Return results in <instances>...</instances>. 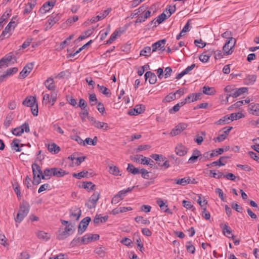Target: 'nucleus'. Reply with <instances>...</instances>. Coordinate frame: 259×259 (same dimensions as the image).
Returning a JSON list of instances; mask_svg holds the SVG:
<instances>
[{
	"label": "nucleus",
	"instance_id": "1",
	"mask_svg": "<svg viewBox=\"0 0 259 259\" xmlns=\"http://www.w3.org/2000/svg\"><path fill=\"white\" fill-rule=\"evenodd\" d=\"M30 206L28 202H23L20 205V208L17 216L14 218L15 221L17 223H21L24 218L27 216L29 211Z\"/></svg>",
	"mask_w": 259,
	"mask_h": 259
},
{
	"label": "nucleus",
	"instance_id": "2",
	"mask_svg": "<svg viewBox=\"0 0 259 259\" xmlns=\"http://www.w3.org/2000/svg\"><path fill=\"white\" fill-rule=\"evenodd\" d=\"M22 104L24 106L31 108L32 114L34 116L38 115V106L35 97L32 96L27 97L23 101Z\"/></svg>",
	"mask_w": 259,
	"mask_h": 259
},
{
	"label": "nucleus",
	"instance_id": "3",
	"mask_svg": "<svg viewBox=\"0 0 259 259\" xmlns=\"http://www.w3.org/2000/svg\"><path fill=\"white\" fill-rule=\"evenodd\" d=\"M32 169L33 175V184L35 185H37L40 183L44 173H42L40 166L37 164H32Z\"/></svg>",
	"mask_w": 259,
	"mask_h": 259
},
{
	"label": "nucleus",
	"instance_id": "4",
	"mask_svg": "<svg viewBox=\"0 0 259 259\" xmlns=\"http://www.w3.org/2000/svg\"><path fill=\"white\" fill-rule=\"evenodd\" d=\"M151 157L156 161V163L159 166L163 167L164 169H166L169 167V161L167 160L166 158L163 157V155L152 154Z\"/></svg>",
	"mask_w": 259,
	"mask_h": 259
},
{
	"label": "nucleus",
	"instance_id": "5",
	"mask_svg": "<svg viewBox=\"0 0 259 259\" xmlns=\"http://www.w3.org/2000/svg\"><path fill=\"white\" fill-rule=\"evenodd\" d=\"M236 42V40L233 37L230 38L223 47V50L224 55H228L232 53V49L234 47Z\"/></svg>",
	"mask_w": 259,
	"mask_h": 259
},
{
	"label": "nucleus",
	"instance_id": "6",
	"mask_svg": "<svg viewBox=\"0 0 259 259\" xmlns=\"http://www.w3.org/2000/svg\"><path fill=\"white\" fill-rule=\"evenodd\" d=\"M24 132L26 133L30 132L29 124L27 122H25L22 125L13 130L12 134L16 136H20Z\"/></svg>",
	"mask_w": 259,
	"mask_h": 259
},
{
	"label": "nucleus",
	"instance_id": "7",
	"mask_svg": "<svg viewBox=\"0 0 259 259\" xmlns=\"http://www.w3.org/2000/svg\"><path fill=\"white\" fill-rule=\"evenodd\" d=\"M100 198L99 193H95L85 203V206L90 209L96 207L97 203Z\"/></svg>",
	"mask_w": 259,
	"mask_h": 259
},
{
	"label": "nucleus",
	"instance_id": "8",
	"mask_svg": "<svg viewBox=\"0 0 259 259\" xmlns=\"http://www.w3.org/2000/svg\"><path fill=\"white\" fill-rule=\"evenodd\" d=\"M91 221V218L89 217H87L81 221L78 227V235L82 234L86 230Z\"/></svg>",
	"mask_w": 259,
	"mask_h": 259
},
{
	"label": "nucleus",
	"instance_id": "9",
	"mask_svg": "<svg viewBox=\"0 0 259 259\" xmlns=\"http://www.w3.org/2000/svg\"><path fill=\"white\" fill-rule=\"evenodd\" d=\"M100 236L99 234H87L82 237V241L83 244H87L92 241L98 240Z\"/></svg>",
	"mask_w": 259,
	"mask_h": 259
},
{
	"label": "nucleus",
	"instance_id": "10",
	"mask_svg": "<svg viewBox=\"0 0 259 259\" xmlns=\"http://www.w3.org/2000/svg\"><path fill=\"white\" fill-rule=\"evenodd\" d=\"M188 125L185 123H180L178 124L172 131L170 134L171 136H175L180 134L182 131L185 130Z\"/></svg>",
	"mask_w": 259,
	"mask_h": 259
},
{
	"label": "nucleus",
	"instance_id": "11",
	"mask_svg": "<svg viewBox=\"0 0 259 259\" xmlns=\"http://www.w3.org/2000/svg\"><path fill=\"white\" fill-rule=\"evenodd\" d=\"M247 91V88H241L239 89H234V91L232 93L228 94L226 97V100L228 101V99L230 97H232L233 98H237V97L240 96L243 93H244Z\"/></svg>",
	"mask_w": 259,
	"mask_h": 259
},
{
	"label": "nucleus",
	"instance_id": "12",
	"mask_svg": "<svg viewBox=\"0 0 259 259\" xmlns=\"http://www.w3.org/2000/svg\"><path fill=\"white\" fill-rule=\"evenodd\" d=\"M13 59L14 60L13 62H16L17 58L13 55V53H10L4 57L2 58L0 60V69L2 66H4L5 64L11 61Z\"/></svg>",
	"mask_w": 259,
	"mask_h": 259
},
{
	"label": "nucleus",
	"instance_id": "13",
	"mask_svg": "<svg viewBox=\"0 0 259 259\" xmlns=\"http://www.w3.org/2000/svg\"><path fill=\"white\" fill-rule=\"evenodd\" d=\"M188 150V148L181 143L178 144L175 148L176 154L180 156H185L187 153Z\"/></svg>",
	"mask_w": 259,
	"mask_h": 259
},
{
	"label": "nucleus",
	"instance_id": "14",
	"mask_svg": "<svg viewBox=\"0 0 259 259\" xmlns=\"http://www.w3.org/2000/svg\"><path fill=\"white\" fill-rule=\"evenodd\" d=\"M145 106L143 105H137L135 107L128 112V114L131 115H136L141 114L145 111Z\"/></svg>",
	"mask_w": 259,
	"mask_h": 259
},
{
	"label": "nucleus",
	"instance_id": "15",
	"mask_svg": "<svg viewBox=\"0 0 259 259\" xmlns=\"http://www.w3.org/2000/svg\"><path fill=\"white\" fill-rule=\"evenodd\" d=\"M166 42V39H163L154 43L152 45V52H155L157 49L164 50V44Z\"/></svg>",
	"mask_w": 259,
	"mask_h": 259
},
{
	"label": "nucleus",
	"instance_id": "16",
	"mask_svg": "<svg viewBox=\"0 0 259 259\" xmlns=\"http://www.w3.org/2000/svg\"><path fill=\"white\" fill-rule=\"evenodd\" d=\"M148 9V6L146 5H143L139 8L138 9H136L134 11V12L132 13L131 16L132 19H133L135 17H137L139 15H141L144 13H145Z\"/></svg>",
	"mask_w": 259,
	"mask_h": 259
},
{
	"label": "nucleus",
	"instance_id": "17",
	"mask_svg": "<svg viewBox=\"0 0 259 259\" xmlns=\"http://www.w3.org/2000/svg\"><path fill=\"white\" fill-rule=\"evenodd\" d=\"M141 163L144 165H148L151 168L158 169L157 166H155V162L149 157H144L141 159Z\"/></svg>",
	"mask_w": 259,
	"mask_h": 259
},
{
	"label": "nucleus",
	"instance_id": "18",
	"mask_svg": "<svg viewBox=\"0 0 259 259\" xmlns=\"http://www.w3.org/2000/svg\"><path fill=\"white\" fill-rule=\"evenodd\" d=\"M248 108L251 114L256 116L259 115V104L251 103L249 104Z\"/></svg>",
	"mask_w": 259,
	"mask_h": 259
},
{
	"label": "nucleus",
	"instance_id": "19",
	"mask_svg": "<svg viewBox=\"0 0 259 259\" xmlns=\"http://www.w3.org/2000/svg\"><path fill=\"white\" fill-rule=\"evenodd\" d=\"M144 77L146 80L149 78V82L150 84H154L157 81V77L156 75L151 71L146 72L145 74Z\"/></svg>",
	"mask_w": 259,
	"mask_h": 259
},
{
	"label": "nucleus",
	"instance_id": "20",
	"mask_svg": "<svg viewBox=\"0 0 259 259\" xmlns=\"http://www.w3.org/2000/svg\"><path fill=\"white\" fill-rule=\"evenodd\" d=\"M201 152L197 149H195L193 151L192 155L190 157L188 162L194 163L196 162L198 158H200Z\"/></svg>",
	"mask_w": 259,
	"mask_h": 259
},
{
	"label": "nucleus",
	"instance_id": "21",
	"mask_svg": "<svg viewBox=\"0 0 259 259\" xmlns=\"http://www.w3.org/2000/svg\"><path fill=\"white\" fill-rule=\"evenodd\" d=\"M61 17L60 14L53 13L51 17L48 19V23L50 25V28L58 22Z\"/></svg>",
	"mask_w": 259,
	"mask_h": 259
},
{
	"label": "nucleus",
	"instance_id": "22",
	"mask_svg": "<svg viewBox=\"0 0 259 259\" xmlns=\"http://www.w3.org/2000/svg\"><path fill=\"white\" fill-rule=\"evenodd\" d=\"M36 5V0H30L26 5L23 14L25 15L30 13Z\"/></svg>",
	"mask_w": 259,
	"mask_h": 259
},
{
	"label": "nucleus",
	"instance_id": "23",
	"mask_svg": "<svg viewBox=\"0 0 259 259\" xmlns=\"http://www.w3.org/2000/svg\"><path fill=\"white\" fill-rule=\"evenodd\" d=\"M174 183L176 184L185 186L190 183L191 179L190 177L184 178L182 179H176L174 180Z\"/></svg>",
	"mask_w": 259,
	"mask_h": 259
},
{
	"label": "nucleus",
	"instance_id": "24",
	"mask_svg": "<svg viewBox=\"0 0 259 259\" xmlns=\"http://www.w3.org/2000/svg\"><path fill=\"white\" fill-rule=\"evenodd\" d=\"M12 28V27L10 26V25H7L4 30L3 31L1 35H0V40H3L5 38H8L10 36L11 34L10 32Z\"/></svg>",
	"mask_w": 259,
	"mask_h": 259
},
{
	"label": "nucleus",
	"instance_id": "25",
	"mask_svg": "<svg viewBox=\"0 0 259 259\" xmlns=\"http://www.w3.org/2000/svg\"><path fill=\"white\" fill-rule=\"evenodd\" d=\"M49 151L53 154H57L60 151V148L57 144L53 143L47 146Z\"/></svg>",
	"mask_w": 259,
	"mask_h": 259
},
{
	"label": "nucleus",
	"instance_id": "26",
	"mask_svg": "<svg viewBox=\"0 0 259 259\" xmlns=\"http://www.w3.org/2000/svg\"><path fill=\"white\" fill-rule=\"evenodd\" d=\"M53 174L54 176L62 177L65 175H68L69 172L60 168L53 167Z\"/></svg>",
	"mask_w": 259,
	"mask_h": 259
},
{
	"label": "nucleus",
	"instance_id": "27",
	"mask_svg": "<svg viewBox=\"0 0 259 259\" xmlns=\"http://www.w3.org/2000/svg\"><path fill=\"white\" fill-rule=\"evenodd\" d=\"M151 16V12L150 11H147L144 16L141 15L135 21V23H141L144 22L147 19Z\"/></svg>",
	"mask_w": 259,
	"mask_h": 259
},
{
	"label": "nucleus",
	"instance_id": "28",
	"mask_svg": "<svg viewBox=\"0 0 259 259\" xmlns=\"http://www.w3.org/2000/svg\"><path fill=\"white\" fill-rule=\"evenodd\" d=\"M231 122V118L228 115H225L215 122L216 125H224Z\"/></svg>",
	"mask_w": 259,
	"mask_h": 259
},
{
	"label": "nucleus",
	"instance_id": "29",
	"mask_svg": "<svg viewBox=\"0 0 259 259\" xmlns=\"http://www.w3.org/2000/svg\"><path fill=\"white\" fill-rule=\"evenodd\" d=\"M37 237L44 241H48L51 238V235L43 231H39L37 233Z\"/></svg>",
	"mask_w": 259,
	"mask_h": 259
},
{
	"label": "nucleus",
	"instance_id": "30",
	"mask_svg": "<svg viewBox=\"0 0 259 259\" xmlns=\"http://www.w3.org/2000/svg\"><path fill=\"white\" fill-rule=\"evenodd\" d=\"M186 103V100H183L181 102L177 104L172 108L169 110V113L170 114H174L178 111H179L181 107L184 106Z\"/></svg>",
	"mask_w": 259,
	"mask_h": 259
},
{
	"label": "nucleus",
	"instance_id": "31",
	"mask_svg": "<svg viewBox=\"0 0 259 259\" xmlns=\"http://www.w3.org/2000/svg\"><path fill=\"white\" fill-rule=\"evenodd\" d=\"M46 87L49 90H54L55 85L53 78L51 77L48 78L44 83Z\"/></svg>",
	"mask_w": 259,
	"mask_h": 259
},
{
	"label": "nucleus",
	"instance_id": "32",
	"mask_svg": "<svg viewBox=\"0 0 259 259\" xmlns=\"http://www.w3.org/2000/svg\"><path fill=\"white\" fill-rule=\"evenodd\" d=\"M94 126L98 129H102L104 131H108L110 127L106 122L97 121Z\"/></svg>",
	"mask_w": 259,
	"mask_h": 259
},
{
	"label": "nucleus",
	"instance_id": "33",
	"mask_svg": "<svg viewBox=\"0 0 259 259\" xmlns=\"http://www.w3.org/2000/svg\"><path fill=\"white\" fill-rule=\"evenodd\" d=\"M256 79V76L255 75H248L244 79V83L247 85L253 84Z\"/></svg>",
	"mask_w": 259,
	"mask_h": 259
},
{
	"label": "nucleus",
	"instance_id": "34",
	"mask_svg": "<svg viewBox=\"0 0 259 259\" xmlns=\"http://www.w3.org/2000/svg\"><path fill=\"white\" fill-rule=\"evenodd\" d=\"M54 176L53 168H46L44 171V175L42 176V179L48 180L50 177Z\"/></svg>",
	"mask_w": 259,
	"mask_h": 259
},
{
	"label": "nucleus",
	"instance_id": "35",
	"mask_svg": "<svg viewBox=\"0 0 259 259\" xmlns=\"http://www.w3.org/2000/svg\"><path fill=\"white\" fill-rule=\"evenodd\" d=\"M122 32L120 30H115L110 36V38L107 41V44H112L117 38V36H120Z\"/></svg>",
	"mask_w": 259,
	"mask_h": 259
},
{
	"label": "nucleus",
	"instance_id": "36",
	"mask_svg": "<svg viewBox=\"0 0 259 259\" xmlns=\"http://www.w3.org/2000/svg\"><path fill=\"white\" fill-rule=\"evenodd\" d=\"M201 134L202 136L197 134L194 139V141L199 145L202 144L206 136L205 132H201Z\"/></svg>",
	"mask_w": 259,
	"mask_h": 259
},
{
	"label": "nucleus",
	"instance_id": "37",
	"mask_svg": "<svg viewBox=\"0 0 259 259\" xmlns=\"http://www.w3.org/2000/svg\"><path fill=\"white\" fill-rule=\"evenodd\" d=\"M126 170L128 172L133 175H137L140 173V170L139 168L135 167L133 164L130 163L128 164Z\"/></svg>",
	"mask_w": 259,
	"mask_h": 259
},
{
	"label": "nucleus",
	"instance_id": "38",
	"mask_svg": "<svg viewBox=\"0 0 259 259\" xmlns=\"http://www.w3.org/2000/svg\"><path fill=\"white\" fill-rule=\"evenodd\" d=\"M82 187L89 191L94 190L96 185L91 182H83L82 184Z\"/></svg>",
	"mask_w": 259,
	"mask_h": 259
},
{
	"label": "nucleus",
	"instance_id": "39",
	"mask_svg": "<svg viewBox=\"0 0 259 259\" xmlns=\"http://www.w3.org/2000/svg\"><path fill=\"white\" fill-rule=\"evenodd\" d=\"M97 87L100 92L105 95L106 97H110L111 95L110 91L103 85H97Z\"/></svg>",
	"mask_w": 259,
	"mask_h": 259
},
{
	"label": "nucleus",
	"instance_id": "40",
	"mask_svg": "<svg viewBox=\"0 0 259 259\" xmlns=\"http://www.w3.org/2000/svg\"><path fill=\"white\" fill-rule=\"evenodd\" d=\"M223 230V232L224 235H225L226 237H228L229 238H230L231 237L229 236V235H233L232 234V230L231 228L228 226L227 225L225 224L223 227H222Z\"/></svg>",
	"mask_w": 259,
	"mask_h": 259
},
{
	"label": "nucleus",
	"instance_id": "41",
	"mask_svg": "<svg viewBox=\"0 0 259 259\" xmlns=\"http://www.w3.org/2000/svg\"><path fill=\"white\" fill-rule=\"evenodd\" d=\"M97 142L98 138L96 136L94 137L93 139L90 138H87L84 141L83 145H85V144H88L95 146L97 145Z\"/></svg>",
	"mask_w": 259,
	"mask_h": 259
},
{
	"label": "nucleus",
	"instance_id": "42",
	"mask_svg": "<svg viewBox=\"0 0 259 259\" xmlns=\"http://www.w3.org/2000/svg\"><path fill=\"white\" fill-rule=\"evenodd\" d=\"M75 209L76 210H75V211L77 212H73L71 210L70 217L71 218H74L75 220L78 221L81 216V210L78 208H75Z\"/></svg>",
	"mask_w": 259,
	"mask_h": 259
},
{
	"label": "nucleus",
	"instance_id": "43",
	"mask_svg": "<svg viewBox=\"0 0 259 259\" xmlns=\"http://www.w3.org/2000/svg\"><path fill=\"white\" fill-rule=\"evenodd\" d=\"M109 172L111 174L114 176H121L120 170L117 166L112 165L109 166Z\"/></svg>",
	"mask_w": 259,
	"mask_h": 259
},
{
	"label": "nucleus",
	"instance_id": "44",
	"mask_svg": "<svg viewBox=\"0 0 259 259\" xmlns=\"http://www.w3.org/2000/svg\"><path fill=\"white\" fill-rule=\"evenodd\" d=\"M93 42L92 40H90L89 41H88L87 44L84 45L83 46H82L81 48H80L78 50L76 51L74 53H71L67 55V58H70L72 57H74L77 54L80 52L82 50L84 49L88 46L90 45Z\"/></svg>",
	"mask_w": 259,
	"mask_h": 259
},
{
	"label": "nucleus",
	"instance_id": "45",
	"mask_svg": "<svg viewBox=\"0 0 259 259\" xmlns=\"http://www.w3.org/2000/svg\"><path fill=\"white\" fill-rule=\"evenodd\" d=\"M151 53V48L150 47H145L143 49H142L140 55L144 56L146 57L150 56Z\"/></svg>",
	"mask_w": 259,
	"mask_h": 259
},
{
	"label": "nucleus",
	"instance_id": "46",
	"mask_svg": "<svg viewBox=\"0 0 259 259\" xmlns=\"http://www.w3.org/2000/svg\"><path fill=\"white\" fill-rule=\"evenodd\" d=\"M13 119V117L12 116V113H11L7 115L6 117V119L4 122V126L6 128H8L10 125L12 120Z\"/></svg>",
	"mask_w": 259,
	"mask_h": 259
},
{
	"label": "nucleus",
	"instance_id": "47",
	"mask_svg": "<svg viewBox=\"0 0 259 259\" xmlns=\"http://www.w3.org/2000/svg\"><path fill=\"white\" fill-rule=\"evenodd\" d=\"M13 188L14 192L16 193L18 198L20 200L22 197V194L19 185L18 183L13 185Z\"/></svg>",
	"mask_w": 259,
	"mask_h": 259
},
{
	"label": "nucleus",
	"instance_id": "48",
	"mask_svg": "<svg viewBox=\"0 0 259 259\" xmlns=\"http://www.w3.org/2000/svg\"><path fill=\"white\" fill-rule=\"evenodd\" d=\"M19 140L15 139L11 143L12 149L17 152H20L21 151V149L19 148Z\"/></svg>",
	"mask_w": 259,
	"mask_h": 259
},
{
	"label": "nucleus",
	"instance_id": "49",
	"mask_svg": "<svg viewBox=\"0 0 259 259\" xmlns=\"http://www.w3.org/2000/svg\"><path fill=\"white\" fill-rule=\"evenodd\" d=\"M215 90L213 88L204 86L203 88V93L207 95H213L215 93Z\"/></svg>",
	"mask_w": 259,
	"mask_h": 259
},
{
	"label": "nucleus",
	"instance_id": "50",
	"mask_svg": "<svg viewBox=\"0 0 259 259\" xmlns=\"http://www.w3.org/2000/svg\"><path fill=\"white\" fill-rule=\"evenodd\" d=\"M229 116L230 117V118H231V121L244 117V115L241 112L233 113L229 114Z\"/></svg>",
	"mask_w": 259,
	"mask_h": 259
},
{
	"label": "nucleus",
	"instance_id": "51",
	"mask_svg": "<svg viewBox=\"0 0 259 259\" xmlns=\"http://www.w3.org/2000/svg\"><path fill=\"white\" fill-rule=\"evenodd\" d=\"M229 158V157L228 156H221L220 157L219 159L217 161H213L210 163V165L212 166L219 165V166H223L225 165V163L222 162V159H228Z\"/></svg>",
	"mask_w": 259,
	"mask_h": 259
},
{
	"label": "nucleus",
	"instance_id": "52",
	"mask_svg": "<svg viewBox=\"0 0 259 259\" xmlns=\"http://www.w3.org/2000/svg\"><path fill=\"white\" fill-rule=\"evenodd\" d=\"M212 157H213V154H212L211 153H209V152H206L203 153V154H201L199 160H201L202 161H205Z\"/></svg>",
	"mask_w": 259,
	"mask_h": 259
},
{
	"label": "nucleus",
	"instance_id": "53",
	"mask_svg": "<svg viewBox=\"0 0 259 259\" xmlns=\"http://www.w3.org/2000/svg\"><path fill=\"white\" fill-rule=\"evenodd\" d=\"M88 174V171H82L79 173H73L72 176L74 178H75L78 179H80L82 178L87 177V175Z\"/></svg>",
	"mask_w": 259,
	"mask_h": 259
},
{
	"label": "nucleus",
	"instance_id": "54",
	"mask_svg": "<svg viewBox=\"0 0 259 259\" xmlns=\"http://www.w3.org/2000/svg\"><path fill=\"white\" fill-rule=\"evenodd\" d=\"M82 237H75L71 242V245L72 246H77L79 244H83L82 241Z\"/></svg>",
	"mask_w": 259,
	"mask_h": 259
},
{
	"label": "nucleus",
	"instance_id": "55",
	"mask_svg": "<svg viewBox=\"0 0 259 259\" xmlns=\"http://www.w3.org/2000/svg\"><path fill=\"white\" fill-rule=\"evenodd\" d=\"M93 33V31L91 29H88L85 31L82 34L80 35L78 38V40H81L85 39L86 37L90 36Z\"/></svg>",
	"mask_w": 259,
	"mask_h": 259
},
{
	"label": "nucleus",
	"instance_id": "56",
	"mask_svg": "<svg viewBox=\"0 0 259 259\" xmlns=\"http://www.w3.org/2000/svg\"><path fill=\"white\" fill-rule=\"evenodd\" d=\"M122 194V191H119L117 194L115 195L112 199L111 203L112 204H117L123 199L120 195Z\"/></svg>",
	"mask_w": 259,
	"mask_h": 259
},
{
	"label": "nucleus",
	"instance_id": "57",
	"mask_svg": "<svg viewBox=\"0 0 259 259\" xmlns=\"http://www.w3.org/2000/svg\"><path fill=\"white\" fill-rule=\"evenodd\" d=\"M135 220L137 223H142L143 224H149L150 221L147 219H144L143 217L138 216L135 218Z\"/></svg>",
	"mask_w": 259,
	"mask_h": 259
},
{
	"label": "nucleus",
	"instance_id": "58",
	"mask_svg": "<svg viewBox=\"0 0 259 259\" xmlns=\"http://www.w3.org/2000/svg\"><path fill=\"white\" fill-rule=\"evenodd\" d=\"M176 99V93H170L167 95L163 99V102H170L172 101L175 100Z\"/></svg>",
	"mask_w": 259,
	"mask_h": 259
},
{
	"label": "nucleus",
	"instance_id": "59",
	"mask_svg": "<svg viewBox=\"0 0 259 259\" xmlns=\"http://www.w3.org/2000/svg\"><path fill=\"white\" fill-rule=\"evenodd\" d=\"M111 11V9L108 8L107 10H105L103 12V13H100V15L97 16V18H98V20H102L104 18H105L107 15H109V14L110 13Z\"/></svg>",
	"mask_w": 259,
	"mask_h": 259
},
{
	"label": "nucleus",
	"instance_id": "60",
	"mask_svg": "<svg viewBox=\"0 0 259 259\" xmlns=\"http://www.w3.org/2000/svg\"><path fill=\"white\" fill-rule=\"evenodd\" d=\"M59 233L58 235L57 238L59 240H64V239L67 238L69 236H70L69 234H68L66 232H65V230L63 231L62 232H60V231H59Z\"/></svg>",
	"mask_w": 259,
	"mask_h": 259
},
{
	"label": "nucleus",
	"instance_id": "61",
	"mask_svg": "<svg viewBox=\"0 0 259 259\" xmlns=\"http://www.w3.org/2000/svg\"><path fill=\"white\" fill-rule=\"evenodd\" d=\"M89 101L90 105L93 106L97 104V98L95 94H91L89 96Z\"/></svg>",
	"mask_w": 259,
	"mask_h": 259
},
{
	"label": "nucleus",
	"instance_id": "62",
	"mask_svg": "<svg viewBox=\"0 0 259 259\" xmlns=\"http://www.w3.org/2000/svg\"><path fill=\"white\" fill-rule=\"evenodd\" d=\"M210 174H212L211 177L216 179H221L223 177L224 174L222 172L218 171V172H215L213 170H210Z\"/></svg>",
	"mask_w": 259,
	"mask_h": 259
},
{
	"label": "nucleus",
	"instance_id": "63",
	"mask_svg": "<svg viewBox=\"0 0 259 259\" xmlns=\"http://www.w3.org/2000/svg\"><path fill=\"white\" fill-rule=\"evenodd\" d=\"M74 230V226L72 225L71 223L68 224V225H67L66 226V227H65V228L64 229L65 232L68 233V234H69L70 235H71L73 233Z\"/></svg>",
	"mask_w": 259,
	"mask_h": 259
},
{
	"label": "nucleus",
	"instance_id": "64",
	"mask_svg": "<svg viewBox=\"0 0 259 259\" xmlns=\"http://www.w3.org/2000/svg\"><path fill=\"white\" fill-rule=\"evenodd\" d=\"M140 173L141 174L142 177L145 179H150V176H149V172L145 168H142L140 170Z\"/></svg>",
	"mask_w": 259,
	"mask_h": 259
}]
</instances>
